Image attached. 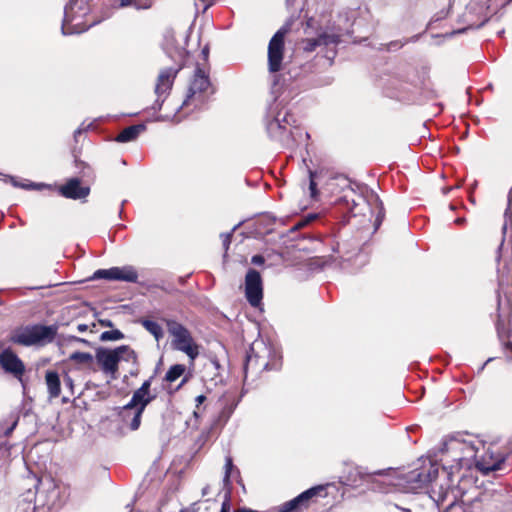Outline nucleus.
<instances>
[{"mask_svg": "<svg viewBox=\"0 0 512 512\" xmlns=\"http://www.w3.org/2000/svg\"><path fill=\"white\" fill-rule=\"evenodd\" d=\"M188 381V378L185 376L182 381L180 382V384L177 386V388L175 389V391L179 390L186 382Z\"/></svg>", "mask_w": 512, "mask_h": 512, "instance_id": "obj_40", "label": "nucleus"}, {"mask_svg": "<svg viewBox=\"0 0 512 512\" xmlns=\"http://www.w3.org/2000/svg\"><path fill=\"white\" fill-rule=\"evenodd\" d=\"M506 348L512 353V342H507Z\"/></svg>", "mask_w": 512, "mask_h": 512, "instance_id": "obj_42", "label": "nucleus"}, {"mask_svg": "<svg viewBox=\"0 0 512 512\" xmlns=\"http://www.w3.org/2000/svg\"><path fill=\"white\" fill-rule=\"evenodd\" d=\"M45 383L48 389L49 398H58L61 394V381L59 374L54 370H47L45 373Z\"/></svg>", "mask_w": 512, "mask_h": 512, "instance_id": "obj_18", "label": "nucleus"}, {"mask_svg": "<svg viewBox=\"0 0 512 512\" xmlns=\"http://www.w3.org/2000/svg\"><path fill=\"white\" fill-rule=\"evenodd\" d=\"M309 190H310V196L312 199L317 200L319 191L317 189V183L315 181V178L317 176V173L309 170Z\"/></svg>", "mask_w": 512, "mask_h": 512, "instance_id": "obj_25", "label": "nucleus"}, {"mask_svg": "<svg viewBox=\"0 0 512 512\" xmlns=\"http://www.w3.org/2000/svg\"><path fill=\"white\" fill-rule=\"evenodd\" d=\"M123 338H124V334L118 329L104 331L100 335L101 341H117V340H121Z\"/></svg>", "mask_w": 512, "mask_h": 512, "instance_id": "obj_24", "label": "nucleus"}, {"mask_svg": "<svg viewBox=\"0 0 512 512\" xmlns=\"http://www.w3.org/2000/svg\"><path fill=\"white\" fill-rule=\"evenodd\" d=\"M438 475L439 466L436 463L429 462L428 464L421 466L419 469L410 471L406 475V482L408 488L414 492L431 487V497L434 499L437 505L440 506V504L445 501L448 491L446 490L445 492H437L435 490Z\"/></svg>", "mask_w": 512, "mask_h": 512, "instance_id": "obj_4", "label": "nucleus"}, {"mask_svg": "<svg viewBox=\"0 0 512 512\" xmlns=\"http://www.w3.org/2000/svg\"><path fill=\"white\" fill-rule=\"evenodd\" d=\"M188 59L189 55L186 53V59L184 63L178 65L177 67L161 69L155 84V93L157 95V99L152 107L154 110L161 112L164 109L165 100L173 87L174 81L179 71L187 65Z\"/></svg>", "mask_w": 512, "mask_h": 512, "instance_id": "obj_8", "label": "nucleus"}, {"mask_svg": "<svg viewBox=\"0 0 512 512\" xmlns=\"http://www.w3.org/2000/svg\"><path fill=\"white\" fill-rule=\"evenodd\" d=\"M245 298L250 306L259 308L263 300V280L261 274L253 268L248 269L244 281Z\"/></svg>", "mask_w": 512, "mask_h": 512, "instance_id": "obj_11", "label": "nucleus"}, {"mask_svg": "<svg viewBox=\"0 0 512 512\" xmlns=\"http://www.w3.org/2000/svg\"><path fill=\"white\" fill-rule=\"evenodd\" d=\"M446 16H447V14H443V13L441 12V14H437V15H435V20H436V21L441 20V19L445 18Z\"/></svg>", "mask_w": 512, "mask_h": 512, "instance_id": "obj_41", "label": "nucleus"}, {"mask_svg": "<svg viewBox=\"0 0 512 512\" xmlns=\"http://www.w3.org/2000/svg\"><path fill=\"white\" fill-rule=\"evenodd\" d=\"M87 329H88V326H87L86 324H79V325L77 326V330H78L79 332H85Z\"/></svg>", "mask_w": 512, "mask_h": 512, "instance_id": "obj_36", "label": "nucleus"}, {"mask_svg": "<svg viewBox=\"0 0 512 512\" xmlns=\"http://www.w3.org/2000/svg\"><path fill=\"white\" fill-rule=\"evenodd\" d=\"M348 192L349 193H354V191L350 187H348Z\"/></svg>", "mask_w": 512, "mask_h": 512, "instance_id": "obj_45", "label": "nucleus"}, {"mask_svg": "<svg viewBox=\"0 0 512 512\" xmlns=\"http://www.w3.org/2000/svg\"><path fill=\"white\" fill-rule=\"evenodd\" d=\"M455 510H462L460 504L456 503L455 498L448 504L443 512H454Z\"/></svg>", "mask_w": 512, "mask_h": 512, "instance_id": "obj_30", "label": "nucleus"}, {"mask_svg": "<svg viewBox=\"0 0 512 512\" xmlns=\"http://www.w3.org/2000/svg\"><path fill=\"white\" fill-rule=\"evenodd\" d=\"M186 371V366L184 364H174L172 365L164 376V381L168 383H173L178 380Z\"/></svg>", "mask_w": 512, "mask_h": 512, "instance_id": "obj_21", "label": "nucleus"}, {"mask_svg": "<svg viewBox=\"0 0 512 512\" xmlns=\"http://www.w3.org/2000/svg\"><path fill=\"white\" fill-rule=\"evenodd\" d=\"M348 198H349V195L347 193H345L339 200H337L336 202H346V204L348 205Z\"/></svg>", "mask_w": 512, "mask_h": 512, "instance_id": "obj_38", "label": "nucleus"}, {"mask_svg": "<svg viewBox=\"0 0 512 512\" xmlns=\"http://www.w3.org/2000/svg\"><path fill=\"white\" fill-rule=\"evenodd\" d=\"M201 57H202V60H203V63H200L201 67H205L206 68V65L208 64V58H209V47L208 46H205L202 50H201Z\"/></svg>", "mask_w": 512, "mask_h": 512, "instance_id": "obj_29", "label": "nucleus"}, {"mask_svg": "<svg viewBox=\"0 0 512 512\" xmlns=\"http://www.w3.org/2000/svg\"><path fill=\"white\" fill-rule=\"evenodd\" d=\"M230 498L226 496L225 500L221 505L220 512H230Z\"/></svg>", "mask_w": 512, "mask_h": 512, "instance_id": "obj_31", "label": "nucleus"}, {"mask_svg": "<svg viewBox=\"0 0 512 512\" xmlns=\"http://www.w3.org/2000/svg\"><path fill=\"white\" fill-rule=\"evenodd\" d=\"M69 361L80 365L88 371H96V368L94 367V357L89 352L75 351L69 356Z\"/></svg>", "mask_w": 512, "mask_h": 512, "instance_id": "obj_20", "label": "nucleus"}, {"mask_svg": "<svg viewBox=\"0 0 512 512\" xmlns=\"http://www.w3.org/2000/svg\"><path fill=\"white\" fill-rule=\"evenodd\" d=\"M58 332L57 325L32 324L12 331L9 341L21 346H45L52 343Z\"/></svg>", "mask_w": 512, "mask_h": 512, "instance_id": "obj_5", "label": "nucleus"}, {"mask_svg": "<svg viewBox=\"0 0 512 512\" xmlns=\"http://www.w3.org/2000/svg\"><path fill=\"white\" fill-rule=\"evenodd\" d=\"M153 376L145 380L142 385L136 389L130 401L123 406L120 415L124 422L132 431L139 429L142 415L146 407L156 399V394L151 392Z\"/></svg>", "mask_w": 512, "mask_h": 512, "instance_id": "obj_3", "label": "nucleus"}, {"mask_svg": "<svg viewBox=\"0 0 512 512\" xmlns=\"http://www.w3.org/2000/svg\"><path fill=\"white\" fill-rule=\"evenodd\" d=\"M341 42V35L336 33L322 32L316 38H307L302 40V49L304 52L310 53L316 50L317 47L324 46L326 48L332 47L327 50L326 57L333 59L336 54V46Z\"/></svg>", "mask_w": 512, "mask_h": 512, "instance_id": "obj_12", "label": "nucleus"}, {"mask_svg": "<svg viewBox=\"0 0 512 512\" xmlns=\"http://www.w3.org/2000/svg\"><path fill=\"white\" fill-rule=\"evenodd\" d=\"M194 415H195L196 417H198V411H197V410H196V411H194Z\"/></svg>", "mask_w": 512, "mask_h": 512, "instance_id": "obj_47", "label": "nucleus"}, {"mask_svg": "<svg viewBox=\"0 0 512 512\" xmlns=\"http://www.w3.org/2000/svg\"><path fill=\"white\" fill-rule=\"evenodd\" d=\"M125 353L136 359L135 352L127 345L115 349L99 348L96 350L95 359L103 373L110 375L111 379L115 380L118 378L119 362Z\"/></svg>", "mask_w": 512, "mask_h": 512, "instance_id": "obj_7", "label": "nucleus"}, {"mask_svg": "<svg viewBox=\"0 0 512 512\" xmlns=\"http://www.w3.org/2000/svg\"><path fill=\"white\" fill-rule=\"evenodd\" d=\"M0 366L15 378L21 380L25 373V365L11 348H6L0 353Z\"/></svg>", "mask_w": 512, "mask_h": 512, "instance_id": "obj_15", "label": "nucleus"}, {"mask_svg": "<svg viewBox=\"0 0 512 512\" xmlns=\"http://www.w3.org/2000/svg\"><path fill=\"white\" fill-rule=\"evenodd\" d=\"M92 278L136 283L138 281V272L133 266L129 265L123 267H112L109 269L96 270Z\"/></svg>", "mask_w": 512, "mask_h": 512, "instance_id": "obj_13", "label": "nucleus"}, {"mask_svg": "<svg viewBox=\"0 0 512 512\" xmlns=\"http://www.w3.org/2000/svg\"><path fill=\"white\" fill-rule=\"evenodd\" d=\"M99 324L103 327H113L114 324L110 319H100Z\"/></svg>", "mask_w": 512, "mask_h": 512, "instance_id": "obj_35", "label": "nucleus"}, {"mask_svg": "<svg viewBox=\"0 0 512 512\" xmlns=\"http://www.w3.org/2000/svg\"><path fill=\"white\" fill-rule=\"evenodd\" d=\"M484 5L482 2H470L466 5L465 12L461 16V23L465 25L462 30L480 28L487 22V16L482 14Z\"/></svg>", "mask_w": 512, "mask_h": 512, "instance_id": "obj_14", "label": "nucleus"}, {"mask_svg": "<svg viewBox=\"0 0 512 512\" xmlns=\"http://www.w3.org/2000/svg\"><path fill=\"white\" fill-rule=\"evenodd\" d=\"M180 512H196L195 509H189V508H185V509H182Z\"/></svg>", "mask_w": 512, "mask_h": 512, "instance_id": "obj_44", "label": "nucleus"}, {"mask_svg": "<svg viewBox=\"0 0 512 512\" xmlns=\"http://www.w3.org/2000/svg\"><path fill=\"white\" fill-rule=\"evenodd\" d=\"M267 131L272 138H281L287 132V129L281 125L278 118H275L268 122Z\"/></svg>", "mask_w": 512, "mask_h": 512, "instance_id": "obj_22", "label": "nucleus"}, {"mask_svg": "<svg viewBox=\"0 0 512 512\" xmlns=\"http://www.w3.org/2000/svg\"><path fill=\"white\" fill-rule=\"evenodd\" d=\"M376 202H378V205H377V215H376V218H375V228L378 229V227L381 225L384 217H385V209L383 207V204L381 201H379L378 197H376Z\"/></svg>", "mask_w": 512, "mask_h": 512, "instance_id": "obj_26", "label": "nucleus"}, {"mask_svg": "<svg viewBox=\"0 0 512 512\" xmlns=\"http://www.w3.org/2000/svg\"><path fill=\"white\" fill-rule=\"evenodd\" d=\"M207 493V490L206 489H203V492L202 494L205 495Z\"/></svg>", "mask_w": 512, "mask_h": 512, "instance_id": "obj_48", "label": "nucleus"}, {"mask_svg": "<svg viewBox=\"0 0 512 512\" xmlns=\"http://www.w3.org/2000/svg\"><path fill=\"white\" fill-rule=\"evenodd\" d=\"M214 91V87L212 86L209 74L205 67H201L200 63H196L193 76L189 81L182 104L174 109L175 113L168 111L165 108L164 113H161L160 117L169 120L175 118L180 112L187 115L196 109H200L206 104L210 95H212Z\"/></svg>", "mask_w": 512, "mask_h": 512, "instance_id": "obj_1", "label": "nucleus"}, {"mask_svg": "<svg viewBox=\"0 0 512 512\" xmlns=\"http://www.w3.org/2000/svg\"><path fill=\"white\" fill-rule=\"evenodd\" d=\"M334 184H335L334 181H331L328 185L334 186Z\"/></svg>", "mask_w": 512, "mask_h": 512, "instance_id": "obj_46", "label": "nucleus"}, {"mask_svg": "<svg viewBox=\"0 0 512 512\" xmlns=\"http://www.w3.org/2000/svg\"><path fill=\"white\" fill-rule=\"evenodd\" d=\"M508 456V452L501 451L495 445H490L482 455L476 458L475 466L479 472L486 476L491 472L504 470Z\"/></svg>", "mask_w": 512, "mask_h": 512, "instance_id": "obj_9", "label": "nucleus"}, {"mask_svg": "<svg viewBox=\"0 0 512 512\" xmlns=\"http://www.w3.org/2000/svg\"><path fill=\"white\" fill-rule=\"evenodd\" d=\"M17 422H14L13 425L11 427H9L6 431H5V436H9L10 433L13 431V429L15 428Z\"/></svg>", "mask_w": 512, "mask_h": 512, "instance_id": "obj_39", "label": "nucleus"}, {"mask_svg": "<svg viewBox=\"0 0 512 512\" xmlns=\"http://www.w3.org/2000/svg\"><path fill=\"white\" fill-rule=\"evenodd\" d=\"M167 331L172 337V346L175 350L185 353L191 362L199 356V345L194 341L191 332L181 323L172 319H163Z\"/></svg>", "mask_w": 512, "mask_h": 512, "instance_id": "obj_6", "label": "nucleus"}, {"mask_svg": "<svg viewBox=\"0 0 512 512\" xmlns=\"http://www.w3.org/2000/svg\"><path fill=\"white\" fill-rule=\"evenodd\" d=\"M206 396L205 395H199L195 398V401H196V409L199 410L200 409V406L206 401Z\"/></svg>", "mask_w": 512, "mask_h": 512, "instance_id": "obj_33", "label": "nucleus"}, {"mask_svg": "<svg viewBox=\"0 0 512 512\" xmlns=\"http://www.w3.org/2000/svg\"><path fill=\"white\" fill-rule=\"evenodd\" d=\"M139 3L140 2H120L118 8H123L131 5H133L136 9H149L151 7L150 3H145L144 5H140Z\"/></svg>", "mask_w": 512, "mask_h": 512, "instance_id": "obj_28", "label": "nucleus"}, {"mask_svg": "<svg viewBox=\"0 0 512 512\" xmlns=\"http://www.w3.org/2000/svg\"><path fill=\"white\" fill-rule=\"evenodd\" d=\"M232 235H233L232 232L220 234V238L222 240V246L224 249V256H226V254L229 250V247H230V244L232 241Z\"/></svg>", "mask_w": 512, "mask_h": 512, "instance_id": "obj_27", "label": "nucleus"}, {"mask_svg": "<svg viewBox=\"0 0 512 512\" xmlns=\"http://www.w3.org/2000/svg\"><path fill=\"white\" fill-rule=\"evenodd\" d=\"M282 355L272 345L264 341H254L246 353L243 364L244 382L254 383L263 372L279 371Z\"/></svg>", "mask_w": 512, "mask_h": 512, "instance_id": "obj_2", "label": "nucleus"}, {"mask_svg": "<svg viewBox=\"0 0 512 512\" xmlns=\"http://www.w3.org/2000/svg\"><path fill=\"white\" fill-rule=\"evenodd\" d=\"M233 466V463H232V459L231 458H227L226 459V477L228 478L230 476V471H231V468Z\"/></svg>", "mask_w": 512, "mask_h": 512, "instance_id": "obj_34", "label": "nucleus"}, {"mask_svg": "<svg viewBox=\"0 0 512 512\" xmlns=\"http://www.w3.org/2000/svg\"><path fill=\"white\" fill-rule=\"evenodd\" d=\"M146 130L144 124H135L124 128L115 138V141L119 143H127L134 141L140 133Z\"/></svg>", "mask_w": 512, "mask_h": 512, "instance_id": "obj_19", "label": "nucleus"}, {"mask_svg": "<svg viewBox=\"0 0 512 512\" xmlns=\"http://www.w3.org/2000/svg\"><path fill=\"white\" fill-rule=\"evenodd\" d=\"M288 29L280 28L270 39L268 44L267 65L270 73H277L282 69L285 52V37Z\"/></svg>", "mask_w": 512, "mask_h": 512, "instance_id": "obj_10", "label": "nucleus"}, {"mask_svg": "<svg viewBox=\"0 0 512 512\" xmlns=\"http://www.w3.org/2000/svg\"><path fill=\"white\" fill-rule=\"evenodd\" d=\"M251 262L252 264H255V265H262L264 262H265V259L262 255H254L252 258H251Z\"/></svg>", "mask_w": 512, "mask_h": 512, "instance_id": "obj_32", "label": "nucleus"}, {"mask_svg": "<svg viewBox=\"0 0 512 512\" xmlns=\"http://www.w3.org/2000/svg\"><path fill=\"white\" fill-rule=\"evenodd\" d=\"M214 2H208V4H206L203 8V11L205 12L210 6H212Z\"/></svg>", "mask_w": 512, "mask_h": 512, "instance_id": "obj_43", "label": "nucleus"}, {"mask_svg": "<svg viewBox=\"0 0 512 512\" xmlns=\"http://www.w3.org/2000/svg\"><path fill=\"white\" fill-rule=\"evenodd\" d=\"M65 383H66V385H68L70 388H72V387H73V380H72V378H71V377L66 376V377H65Z\"/></svg>", "mask_w": 512, "mask_h": 512, "instance_id": "obj_37", "label": "nucleus"}, {"mask_svg": "<svg viewBox=\"0 0 512 512\" xmlns=\"http://www.w3.org/2000/svg\"><path fill=\"white\" fill-rule=\"evenodd\" d=\"M141 324L150 334L155 337L156 340H159L163 337V329L156 321L143 319L141 320Z\"/></svg>", "mask_w": 512, "mask_h": 512, "instance_id": "obj_23", "label": "nucleus"}, {"mask_svg": "<svg viewBox=\"0 0 512 512\" xmlns=\"http://www.w3.org/2000/svg\"><path fill=\"white\" fill-rule=\"evenodd\" d=\"M58 193L67 199L81 200L90 194V187L81 185L79 178H70L58 187Z\"/></svg>", "mask_w": 512, "mask_h": 512, "instance_id": "obj_17", "label": "nucleus"}, {"mask_svg": "<svg viewBox=\"0 0 512 512\" xmlns=\"http://www.w3.org/2000/svg\"><path fill=\"white\" fill-rule=\"evenodd\" d=\"M89 11V2H68L64 8V24L86 26L84 18Z\"/></svg>", "mask_w": 512, "mask_h": 512, "instance_id": "obj_16", "label": "nucleus"}]
</instances>
